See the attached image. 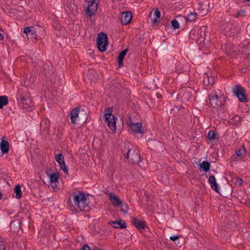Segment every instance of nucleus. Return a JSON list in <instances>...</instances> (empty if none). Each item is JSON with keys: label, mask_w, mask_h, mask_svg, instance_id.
Listing matches in <instances>:
<instances>
[{"label": "nucleus", "mask_w": 250, "mask_h": 250, "mask_svg": "<svg viewBox=\"0 0 250 250\" xmlns=\"http://www.w3.org/2000/svg\"><path fill=\"white\" fill-rule=\"evenodd\" d=\"M17 100L19 106L25 111H32L33 104L32 100L27 95H25L21 89H19L17 93Z\"/></svg>", "instance_id": "nucleus-1"}, {"label": "nucleus", "mask_w": 250, "mask_h": 250, "mask_svg": "<svg viewBox=\"0 0 250 250\" xmlns=\"http://www.w3.org/2000/svg\"><path fill=\"white\" fill-rule=\"evenodd\" d=\"M73 206L75 211L88 210V203L84 193H79L73 195Z\"/></svg>", "instance_id": "nucleus-2"}, {"label": "nucleus", "mask_w": 250, "mask_h": 250, "mask_svg": "<svg viewBox=\"0 0 250 250\" xmlns=\"http://www.w3.org/2000/svg\"><path fill=\"white\" fill-rule=\"evenodd\" d=\"M112 108H109L107 109H105L104 114V122H105V123L107 124L109 127L112 130H115L116 128V119H117V118L116 117V116H115L112 114Z\"/></svg>", "instance_id": "nucleus-3"}, {"label": "nucleus", "mask_w": 250, "mask_h": 250, "mask_svg": "<svg viewBox=\"0 0 250 250\" xmlns=\"http://www.w3.org/2000/svg\"><path fill=\"white\" fill-rule=\"evenodd\" d=\"M125 159H128L130 157V160L132 163H138V165L141 162V157L140 156L139 151L136 148L128 149L125 155Z\"/></svg>", "instance_id": "nucleus-4"}, {"label": "nucleus", "mask_w": 250, "mask_h": 250, "mask_svg": "<svg viewBox=\"0 0 250 250\" xmlns=\"http://www.w3.org/2000/svg\"><path fill=\"white\" fill-rule=\"evenodd\" d=\"M232 92L237 97L239 101L245 103L247 102L246 91L241 85H235L232 88Z\"/></svg>", "instance_id": "nucleus-5"}, {"label": "nucleus", "mask_w": 250, "mask_h": 250, "mask_svg": "<svg viewBox=\"0 0 250 250\" xmlns=\"http://www.w3.org/2000/svg\"><path fill=\"white\" fill-rule=\"evenodd\" d=\"M107 43V35L103 32L100 33L97 39V45L99 51L101 52L105 51Z\"/></svg>", "instance_id": "nucleus-6"}, {"label": "nucleus", "mask_w": 250, "mask_h": 250, "mask_svg": "<svg viewBox=\"0 0 250 250\" xmlns=\"http://www.w3.org/2000/svg\"><path fill=\"white\" fill-rule=\"evenodd\" d=\"M86 1L88 4L86 9V14L91 17L95 15V12L97 10L99 0H86Z\"/></svg>", "instance_id": "nucleus-7"}, {"label": "nucleus", "mask_w": 250, "mask_h": 250, "mask_svg": "<svg viewBox=\"0 0 250 250\" xmlns=\"http://www.w3.org/2000/svg\"><path fill=\"white\" fill-rule=\"evenodd\" d=\"M208 100L210 105L214 107L220 106L222 104L219 100L216 91H212L208 95Z\"/></svg>", "instance_id": "nucleus-8"}, {"label": "nucleus", "mask_w": 250, "mask_h": 250, "mask_svg": "<svg viewBox=\"0 0 250 250\" xmlns=\"http://www.w3.org/2000/svg\"><path fill=\"white\" fill-rule=\"evenodd\" d=\"M51 187L55 189L57 186L59 173H47Z\"/></svg>", "instance_id": "nucleus-9"}, {"label": "nucleus", "mask_w": 250, "mask_h": 250, "mask_svg": "<svg viewBox=\"0 0 250 250\" xmlns=\"http://www.w3.org/2000/svg\"><path fill=\"white\" fill-rule=\"evenodd\" d=\"M212 8L210 7L209 3H201L199 2L198 3V9L199 11V14L201 16H204L206 15L208 12Z\"/></svg>", "instance_id": "nucleus-10"}, {"label": "nucleus", "mask_w": 250, "mask_h": 250, "mask_svg": "<svg viewBox=\"0 0 250 250\" xmlns=\"http://www.w3.org/2000/svg\"><path fill=\"white\" fill-rule=\"evenodd\" d=\"M55 160L58 162L61 170H62L64 172H68L64 163V157L61 153H59L56 155Z\"/></svg>", "instance_id": "nucleus-11"}, {"label": "nucleus", "mask_w": 250, "mask_h": 250, "mask_svg": "<svg viewBox=\"0 0 250 250\" xmlns=\"http://www.w3.org/2000/svg\"><path fill=\"white\" fill-rule=\"evenodd\" d=\"M23 32L26 34L27 38L30 37L31 39H37V35L36 34L35 28L33 26L25 27L24 29Z\"/></svg>", "instance_id": "nucleus-12"}, {"label": "nucleus", "mask_w": 250, "mask_h": 250, "mask_svg": "<svg viewBox=\"0 0 250 250\" xmlns=\"http://www.w3.org/2000/svg\"><path fill=\"white\" fill-rule=\"evenodd\" d=\"M129 127L131 128V129L134 132L140 133H142V134L144 133V129L142 127V125L141 123H131L129 124Z\"/></svg>", "instance_id": "nucleus-13"}, {"label": "nucleus", "mask_w": 250, "mask_h": 250, "mask_svg": "<svg viewBox=\"0 0 250 250\" xmlns=\"http://www.w3.org/2000/svg\"><path fill=\"white\" fill-rule=\"evenodd\" d=\"M132 13L130 12H123L120 18L122 23L126 25L130 22L132 19Z\"/></svg>", "instance_id": "nucleus-14"}, {"label": "nucleus", "mask_w": 250, "mask_h": 250, "mask_svg": "<svg viewBox=\"0 0 250 250\" xmlns=\"http://www.w3.org/2000/svg\"><path fill=\"white\" fill-rule=\"evenodd\" d=\"M109 199L114 206H119L121 205L122 201L114 193H109Z\"/></svg>", "instance_id": "nucleus-15"}, {"label": "nucleus", "mask_w": 250, "mask_h": 250, "mask_svg": "<svg viewBox=\"0 0 250 250\" xmlns=\"http://www.w3.org/2000/svg\"><path fill=\"white\" fill-rule=\"evenodd\" d=\"M178 18L179 20H183L186 22L188 21H193L197 18V14L195 12H191L188 15V17H184L182 16H179Z\"/></svg>", "instance_id": "nucleus-16"}, {"label": "nucleus", "mask_w": 250, "mask_h": 250, "mask_svg": "<svg viewBox=\"0 0 250 250\" xmlns=\"http://www.w3.org/2000/svg\"><path fill=\"white\" fill-rule=\"evenodd\" d=\"M80 108L76 107L75 109H73L70 112V119L71 123L73 124H75L76 123V120L77 118L78 117V115L80 112Z\"/></svg>", "instance_id": "nucleus-17"}, {"label": "nucleus", "mask_w": 250, "mask_h": 250, "mask_svg": "<svg viewBox=\"0 0 250 250\" xmlns=\"http://www.w3.org/2000/svg\"><path fill=\"white\" fill-rule=\"evenodd\" d=\"M208 183L213 190L216 192H219L218 185L217 184L216 178L213 175H210L209 177Z\"/></svg>", "instance_id": "nucleus-18"}, {"label": "nucleus", "mask_w": 250, "mask_h": 250, "mask_svg": "<svg viewBox=\"0 0 250 250\" xmlns=\"http://www.w3.org/2000/svg\"><path fill=\"white\" fill-rule=\"evenodd\" d=\"M132 223L140 230L146 228L145 222L135 218L133 219Z\"/></svg>", "instance_id": "nucleus-19"}, {"label": "nucleus", "mask_w": 250, "mask_h": 250, "mask_svg": "<svg viewBox=\"0 0 250 250\" xmlns=\"http://www.w3.org/2000/svg\"><path fill=\"white\" fill-rule=\"evenodd\" d=\"M113 227L115 228H125L126 227L125 223L124 221L119 220L109 223Z\"/></svg>", "instance_id": "nucleus-20"}, {"label": "nucleus", "mask_w": 250, "mask_h": 250, "mask_svg": "<svg viewBox=\"0 0 250 250\" xmlns=\"http://www.w3.org/2000/svg\"><path fill=\"white\" fill-rule=\"evenodd\" d=\"M0 149L2 153H7L9 149V144L6 140H2L0 144Z\"/></svg>", "instance_id": "nucleus-21"}, {"label": "nucleus", "mask_w": 250, "mask_h": 250, "mask_svg": "<svg viewBox=\"0 0 250 250\" xmlns=\"http://www.w3.org/2000/svg\"><path fill=\"white\" fill-rule=\"evenodd\" d=\"M128 51V49L126 48L123 50L119 54L118 57V62L120 67H121L123 65V61L124 59L125 56L126 55V53Z\"/></svg>", "instance_id": "nucleus-22"}, {"label": "nucleus", "mask_w": 250, "mask_h": 250, "mask_svg": "<svg viewBox=\"0 0 250 250\" xmlns=\"http://www.w3.org/2000/svg\"><path fill=\"white\" fill-rule=\"evenodd\" d=\"M210 164L208 162L204 161L199 165V169L200 170L205 171L207 172L209 170Z\"/></svg>", "instance_id": "nucleus-23"}, {"label": "nucleus", "mask_w": 250, "mask_h": 250, "mask_svg": "<svg viewBox=\"0 0 250 250\" xmlns=\"http://www.w3.org/2000/svg\"><path fill=\"white\" fill-rule=\"evenodd\" d=\"M187 88L182 89L179 94V95L181 96L182 99L184 101L188 100L191 95L189 92H187Z\"/></svg>", "instance_id": "nucleus-24"}, {"label": "nucleus", "mask_w": 250, "mask_h": 250, "mask_svg": "<svg viewBox=\"0 0 250 250\" xmlns=\"http://www.w3.org/2000/svg\"><path fill=\"white\" fill-rule=\"evenodd\" d=\"M40 126L44 130H47L49 128L50 121L47 119H43L40 123Z\"/></svg>", "instance_id": "nucleus-25"}, {"label": "nucleus", "mask_w": 250, "mask_h": 250, "mask_svg": "<svg viewBox=\"0 0 250 250\" xmlns=\"http://www.w3.org/2000/svg\"><path fill=\"white\" fill-rule=\"evenodd\" d=\"M203 82L206 86H209L210 85H212L213 84L214 78L212 77L209 78L207 75L204 78Z\"/></svg>", "instance_id": "nucleus-26"}, {"label": "nucleus", "mask_w": 250, "mask_h": 250, "mask_svg": "<svg viewBox=\"0 0 250 250\" xmlns=\"http://www.w3.org/2000/svg\"><path fill=\"white\" fill-rule=\"evenodd\" d=\"M35 81L34 77L31 76L29 78H26L23 82V85L27 87L34 83Z\"/></svg>", "instance_id": "nucleus-27"}, {"label": "nucleus", "mask_w": 250, "mask_h": 250, "mask_svg": "<svg viewBox=\"0 0 250 250\" xmlns=\"http://www.w3.org/2000/svg\"><path fill=\"white\" fill-rule=\"evenodd\" d=\"M207 30V26H202L200 30V38L201 42H202L204 41V40L206 38V32Z\"/></svg>", "instance_id": "nucleus-28"}, {"label": "nucleus", "mask_w": 250, "mask_h": 250, "mask_svg": "<svg viewBox=\"0 0 250 250\" xmlns=\"http://www.w3.org/2000/svg\"><path fill=\"white\" fill-rule=\"evenodd\" d=\"M8 103V99L6 96H0V109Z\"/></svg>", "instance_id": "nucleus-29"}, {"label": "nucleus", "mask_w": 250, "mask_h": 250, "mask_svg": "<svg viewBox=\"0 0 250 250\" xmlns=\"http://www.w3.org/2000/svg\"><path fill=\"white\" fill-rule=\"evenodd\" d=\"M14 191L16 193L15 197L17 199H20L22 195V192L21 189V186L20 185H18L15 187Z\"/></svg>", "instance_id": "nucleus-30"}, {"label": "nucleus", "mask_w": 250, "mask_h": 250, "mask_svg": "<svg viewBox=\"0 0 250 250\" xmlns=\"http://www.w3.org/2000/svg\"><path fill=\"white\" fill-rule=\"evenodd\" d=\"M52 69V66L48 65L47 64H44L43 65V72L44 73V75L46 76H48L50 75L51 69Z\"/></svg>", "instance_id": "nucleus-31"}, {"label": "nucleus", "mask_w": 250, "mask_h": 250, "mask_svg": "<svg viewBox=\"0 0 250 250\" xmlns=\"http://www.w3.org/2000/svg\"><path fill=\"white\" fill-rule=\"evenodd\" d=\"M241 52L248 57L250 55V45H244L242 48Z\"/></svg>", "instance_id": "nucleus-32"}, {"label": "nucleus", "mask_w": 250, "mask_h": 250, "mask_svg": "<svg viewBox=\"0 0 250 250\" xmlns=\"http://www.w3.org/2000/svg\"><path fill=\"white\" fill-rule=\"evenodd\" d=\"M231 120L234 124L238 125L241 124V118L238 115H235L232 119Z\"/></svg>", "instance_id": "nucleus-33"}, {"label": "nucleus", "mask_w": 250, "mask_h": 250, "mask_svg": "<svg viewBox=\"0 0 250 250\" xmlns=\"http://www.w3.org/2000/svg\"><path fill=\"white\" fill-rule=\"evenodd\" d=\"M177 20H173L171 22V25L173 27V29H178L179 28V24L178 21H181L182 20H179L178 18V17H177Z\"/></svg>", "instance_id": "nucleus-34"}, {"label": "nucleus", "mask_w": 250, "mask_h": 250, "mask_svg": "<svg viewBox=\"0 0 250 250\" xmlns=\"http://www.w3.org/2000/svg\"><path fill=\"white\" fill-rule=\"evenodd\" d=\"M216 133L213 131H209L208 134V138L210 141H213L216 138Z\"/></svg>", "instance_id": "nucleus-35"}, {"label": "nucleus", "mask_w": 250, "mask_h": 250, "mask_svg": "<svg viewBox=\"0 0 250 250\" xmlns=\"http://www.w3.org/2000/svg\"><path fill=\"white\" fill-rule=\"evenodd\" d=\"M121 207V210L124 213H125L127 212L128 207L127 204H123L120 206Z\"/></svg>", "instance_id": "nucleus-36"}, {"label": "nucleus", "mask_w": 250, "mask_h": 250, "mask_svg": "<svg viewBox=\"0 0 250 250\" xmlns=\"http://www.w3.org/2000/svg\"><path fill=\"white\" fill-rule=\"evenodd\" d=\"M244 151V147H242V148H239L236 151V156H240L243 154Z\"/></svg>", "instance_id": "nucleus-37"}, {"label": "nucleus", "mask_w": 250, "mask_h": 250, "mask_svg": "<svg viewBox=\"0 0 250 250\" xmlns=\"http://www.w3.org/2000/svg\"><path fill=\"white\" fill-rule=\"evenodd\" d=\"M246 11L245 10H240L236 15V17L237 18H239L240 17H243L245 16V14Z\"/></svg>", "instance_id": "nucleus-38"}, {"label": "nucleus", "mask_w": 250, "mask_h": 250, "mask_svg": "<svg viewBox=\"0 0 250 250\" xmlns=\"http://www.w3.org/2000/svg\"><path fill=\"white\" fill-rule=\"evenodd\" d=\"M154 14L156 16L155 18H158V19L160 18V17L161 16V13L158 9H156L155 10Z\"/></svg>", "instance_id": "nucleus-39"}, {"label": "nucleus", "mask_w": 250, "mask_h": 250, "mask_svg": "<svg viewBox=\"0 0 250 250\" xmlns=\"http://www.w3.org/2000/svg\"><path fill=\"white\" fill-rule=\"evenodd\" d=\"M179 238V236H173L170 237V239L173 241H175Z\"/></svg>", "instance_id": "nucleus-40"}, {"label": "nucleus", "mask_w": 250, "mask_h": 250, "mask_svg": "<svg viewBox=\"0 0 250 250\" xmlns=\"http://www.w3.org/2000/svg\"><path fill=\"white\" fill-rule=\"evenodd\" d=\"M81 250H91L90 247L87 245H84L81 249Z\"/></svg>", "instance_id": "nucleus-41"}, {"label": "nucleus", "mask_w": 250, "mask_h": 250, "mask_svg": "<svg viewBox=\"0 0 250 250\" xmlns=\"http://www.w3.org/2000/svg\"><path fill=\"white\" fill-rule=\"evenodd\" d=\"M0 250H5V246L2 243H0Z\"/></svg>", "instance_id": "nucleus-42"}, {"label": "nucleus", "mask_w": 250, "mask_h": 250, "mask_svg": "<svg viewBox=\"0 0 250 250\" xmlns=\"http://www.w3.org/2000/svg\"><path fill=\"white\" fill-rule=\"evenodd\" d=\"M159 21H158V18H155L153 21H152V23L154 24H156L157 22H158Z\"/></svg>", "instance_id": "nucleus-43"}, {"label": "nucleus", "mask_w": 250, "mask_h": 250, "mask_svg": "<svg viewBox=\"0 0 250 250\" xmlns=\"http://www.w3.org/2000/svg\"><path fill=\"white\" fill-rule=\"evenodd\" d=\"M49 228H50V232H53V230H54V227L53 226H49Z\"/></svg>", "instance_id": "nucleus-44"}, {"label": "nucleus", "mask_w": 250, "mask_h": 250, "mask_svg": "<svg viewBox=\"0 0 250 250\" xmlns=\"http://www.w3.org/2000/svg\"><path fill=\"white\" fill-rule=\"evenodd\" d=\"M237 180H238V181L237 182V183H238L239 184L241 185L242 184V180L241 179H238Z\"/></svg>", "instance_id": "nucleus-45"}, {"label": "nucleus", "mask_w": 250, "mask_h": 250, "mask_svg": "<svg viewBox=\"0 0 250 250\" xmlns=\"http://www.w3.org/2000/svg\"><path fill=\"white\" fill-rule=\"evenodd\" d=\"M193 34H195V31H193V32H190V37L191 38L192 37V36L193 35Z\"/></svg>", "instance_id": "nucleus-46"}, {"label": "nucleus", "mask_w": 250, "mask_h": 250, "mask_svg": "<svg viewBox=\"0 0 250 250\" xmlns=\"http://www.w3.org/2000/svg\"><path fill=\"white\" fill-rule=\"evenodd\" d=\"M2 194L0 192V200L2 198Z\"/></svg>", "instance_id": "nucleus-47"}, {"label": "nucleus", "mask_w": 250, "mask_h": 250, "mask_svg": "<svg viewBox=\"0 0 250 250\" xmlns=\"http://www.w3.org/2000/svg\"><path fill=\"white\" fill-rule=\"evenodd\" d=\"M104 192L105 193H107V194H108L107 192H108V190H107V189H106L105 190H104Z\"/></svg>", "instance_id": "nucleus-48"}, {"label": "nucleus", "mask_w": 250, "mask_h": 250, "mask_svg": "<svg viewBox=\"0 0 250 250\" xmlns=\"http://www.w3.org/2000/svg\"><path fill=\"white\" fill-rule=\"evenodd\" d=\"M99 250V249H95V250Z\"/></svg>", "instance_id": "nucleus-49"}]
</instances>
